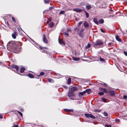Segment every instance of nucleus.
<instances>
[{"label": "nucleus", "instance_id": "obj_1", "mask_svg": "<svg viewBox=\"0 0 127 127\" xmlns=\"http://www.w3.org/2000/svg\"><path fill=\"white\" fill-rule=\"evenodd\" d=\"M7 47L8 50L15 53H18L20 50V48L18 47L14 41H10L7 44Z\"/></svg>", "mask_w": 127, "mask_h": 127}, {"label": "nucleus", "instance_id": "obj_2", "mask_svg": "<svg viewBox=\"0 0 127 127\" xmlns=\"http://www.w3.org/2000/svg\"><path fill=\"white\" fill-rule=\"evenodd\" d=\"M103 44V42L99 40H98L96 41L95 42L93 43V45L95 48H97L100 47V46L102 45Z\"/></svg>", "mask_w": 127, "mask_h": 127}, {"label": "nucleus", "instance_id": "obj_3", "mask_svg": "<svg viewBox=\"0 0 127 127\" xmlns=\"http://www.w3.org/2000/svg\"><path fill=\"white\" fill-rule=\"evenodd\" d=\"M84 115L88 119H89L90 118L93 119H96V117L91 114L85 113Z\"/></svg>", "mask_w": 127, "mask_h": 127}, {"label": "nucleus", "instance_id": "obj_4", "mask_svg": "<svg viewBox=\"0 0 127 127\" xmlns=\"http://www.w3.org/2000/svg\"><path fill=\"white\" fill-rule=\"evenodd\" d=\"M68 95L71 99L72 100L75 99V96L74 94L69 92L68 93Z\"/></svg>", "mask_w": 127, "mask_h": 127}, {"label": "nucleus", "instance_id": "obj_5", "mask_svg": "<svg viewBox=\"0 0 127 127\" xmlns=\"http://www.w3.org/2000/svg\"><path fill=\"white\" fill-rule=\"evenodd\" d=\"M11 68H15L17 71L19 70V67L18 66L14 64H12L11 66Z\"/></svg>", "mask_w": 127, "mask_h": 127}, {"label": "nucleus", "instance_id": "obj_6", "mask_svg": "<svg viewBox=\"0 0 127 127\" xmlns=\"http://www.w3.org/2000/svg\"><path fill=\"white\" fill-rule=\"evenodd\" d=\"M59 37H59L58 39V40L59 43L61 44H63V45H65V43L64 42L63 40L60 39Z\"/></svg>", "mask_w": 127, "mask_h": 127}, {"label": "nucleus", "instance_id": "obj_7", "mask_svg": "<svg viewBox=\"0 0 127 127\" xmlns=\"http://www.w3.org/2000/svg\"><path fill=\"white\" fill-rule=\"evenodd\" d=\"M43 41L46 43H47V41L46 39V36L45 34H44L43 35Z\"/></svg>", "mask_w": 127, "mask_h": 127}, {"label": "nucleus", "instance_id": "obj_8", "mask_svg": "<svg viewBox=\"0 0 127 127\" xmlns=\"http://www.w3.org/2000/svg\"><path fill=\"white\" fill-rule=\"evenodd\" d=\"M109 93L111 95H114L115 94V92L112 90H110L109 91Z\"/></svg>", "mask_w": 127, "mask_h": 127}, {"label": "nucleus", "instance_id": "obj_9", "mask_svg": "<svg viewBox=\"0 0 127 127\" xmlns=\"http://www.w3.org/2000/svg\"><path fill=\"white\" fill-rule=\"evenodd\" d=\"M77 90V88L75 87H72L70 89V90L72 92H74L75 91Z\"/></svg>", "mask_w": 127, "mask_h": 127}, {"label": "nucleus", "instance_id": "obj_10", "mask_svg": "<svg viewBox=\"0 0 127 127\" xmlns=\"http://www.w3.org/2000/svg\"><path fill=\"white\" fill-rule=\"evenodd\" d=\"M84 25L85 27L87 28L89 27V25L87 22L85 21L84 23Z\"/></svg>", "mask_w": 127, "mask_h": 127}, {"label": "nucleus", "instance_id": "obj_11", "mask_svg": "<svg viewBox=\"0 0 127 127\" xmlns=\"http://www.w3.org/2000/svg\"><path fill=\"white\" fill-rule=\"evenodd\" d=\"M17 35V34L16 32H15L13 33L12 34V36L13 38L14 39H15L16 38V36Z\"/></svg>", "mask_w": 127, "mask_h": 127}, {"label": "nucleus", "instance_id": "obj_12", "mask_svg": "<svg viewBox=\"0 0 127 127\" xmlns=\"http://www.w3.org/2000/svg\"><path fill=\"white\" fill-rule=\"evenodd\" d=\"M73 10L74 11L78 12H81L82 11V10L81 9H79L77 8L74 9Z\"/></svg>", "mask_w": 127, "mask_h": 127}, {"label": "nucleus", "instance_id": "obj_13", "mask_svg": "<svg viewBox=\"0 0 127 127\" xmlns=\"http://www.w3.org/2000/svg\"><path fill=\"white\" fill-rule=\"evenodd\" d=\"M100 89L101 91H102L106 93H107V92L105 89L101 88Z\"/></svg>", "mask_w": 127, "mask_h": 127}, {"label": "nucleus", "instance_id": "obj_14", "mask_svg": "<svg viewBox=\"0 0 127 127\" xmlns=\"http://www.w3.org/2000/svg\"><path fill=\"white\" fill-rule=\"evenodd\" d=\"M91 90L90 89H87L85 91H86V93H87L88 94H89L91 93Z\"/></svg>", "mask_w": 127, "mask_h": 127}, {"label": "nucleus", "instance_id": "obj_15", "mask_svg": "<svg viewBox=\"0 0 127 127\" xmlns=\"http://www.w3.org/2000/svg\"><path fill=\"white\" fill-rule=\"evenodd\" d=\"M93 21L97 25H98V23L96 18H94L93 19Z\"/></svg>", "mask_w": 127, "mask_h": 127}, {"label": "nucleus", "instance_id": "obj_16", "mask_svg": "<svg viewBox=\"0 0 127 127\" xmlns=\"http://www.w3.org/2000/svg\"><path fill=\"white\" fill-rule=\"evenodd\" d=\"M72 59L73 60L75 61H78L80 59V58H76L75 57H73Z\"/></svg>", "mask_w": 127, "mask_h": 127}, {"label": "nucleus", "instance_id": "obj_17", "mask_svg": "<svg viewBox=\"0 0 127 127\" xmlns=\"http://www.w3.org/2000/svg\"><path fill=\"white\" fill-rule=\"evenodd\" d=\"M25 68L24 67H21L20 70V72L21 73L23 72L25 70Z\"/></svg>", "mask_w": 127, "mask_h": 127}, {"label": "nucleus", "instance_id": "obj_18", "mask_svg": "<svg viewBox=\"0 0 127 127\" xmlns=\"http://www.w3.org/2000/svg\"><path fill=\"white\" fill-rule=\"evenodd\" d=\"M64 110L65 111L68 112H73V111L72 110H70L67 109H64Z\"/></svg>", "mask_w": 127, "mask_h": 127}, {"label": "nucleus", "instance_id": "obj_19", "mask_svg": "<svg viewBox=\"0 0 127 127\" xmlns=\"http://www.w3.org/2000/svg\"><path fill=\"white\" fill-rule=\"evenodd\" d=\"M83 11H84V12H85V15L86 16V18H88L89 16V14L88 13V12H87L85 10H84Z\"/></svg>", "mask_w": 127, "mask_h": 127}, {"label": "nucleus", "instance_id": "obj_20", "mask_svg": "<svg viewBox=\"0 0 127 127\" xmlns=\"http://www.w3.org/2000/svg\"><path fill=\"white\" fill-rule=\"evenodd\" d=\"M28 76L29 77L31 78H34V76L31 73L28 74Z\"/></svg>", "mask_w": 127, "mask_h": 127}, {"label": "nucleus", "instance_id": "obj_21", "mask_svg": "<svg viewBox=\"0 0 127 127\" xmlns=\"http://www.w3.org/2000/svg\"><path fill=\"white\" fill-rule=\"evenodd\" d=\"M116 38L117 40L119 41H121V40L119 38L118 36H116Z\"/></svg>", "mask_w": 127, "mask_h": 127}, {"label": "nucleus", "instance_id": "obj_22", "mask_svg": "<svg viewBox=\"0 0 127 127\" xmlns=\"http://www.w3.org/2000/svg\"><path fill=\"white\" fill-rule=\"evenodd\" d=\"M86 93V91H85L83 92H80L79 93V95H83Z\"/></svg>", "mask_w": 127, "mask_h": 127}, {"label": "nucleus", "instance_id": "obj_23", "mask_svg": "<svg viewBox=\"0 0 127 127\" xmlns=\"http://www.w3.org/2000/svg\"><path fill=\"white\" fill-rule=\"evenodd\" d=\"M98 22L100 24H102L104 22V20L103 19H101L98 21Z\"/></svg>", "mask_w": 127, "mask_h": 127}, {"label": "nucleus", "instance_id": "obj_24", "mask_svg": "<svg viewBox=\"0 0 127 127\" xmlns=\"http://www.w3.org/2000/svg\"><path fill=\"white\" fill-rule=\"evenodd\" d=\"M71 78H68L67 82V83L68 84H70L71 82Z\"/></svg>", "mask_w": 127, "mask_h": 127}, {"label": "nucleus", "instance_id": "obj_25", "mask_svg": "<svg viewBox=\"0 0 127 127\" xmlns=\"http://www.w3.org/2000/svg\"><path fill=\"white\" fill-rule=\"evenodd\" d=\"M47 80L50 82H54L53 80L52 79L50 78H48Z\"/></svg>", "mask_w": 127, "mask_h": 127}, {"label": "nucleus", "instance_id": "obj_26", "mask_svg": "<svg viewBox=\"0 0 127 127\" xmlns=\"http://www.w3.org/2000/svg\"><path fill=\"white\" fill-rule=\"evenodd\" d=\"M86 7L87 10H89L91 8V6L90 5H88L86 6Z\"/></svg>", "mask_w": 127, "mask_h": 127}, {"label": "nucleus", "instance_id": "obj_27", "mask_svg": "<svg viewBox=\"0 0 127 127\" xmlns=\"http://www.w3.org/2000/svg\"><path fill=\"white\" fill-rule=\"evenodd\" d=\"M91 46V45L89 43H88L87 45H86L85 47V48L87 49L90 48Z\"/></svg>", "mask_w": 127, "mask_h": 127}, {"label": "nucleus", "instance_id": "obj_28", "mask_svg": "<svg viewBox=\"0 0 127 127\" xmlns=\"http://www.w3.org/2000/svg\"><path fill=\"white\" fill-rule=\"evenodd\" d=\"M44 73L43 72H40V73L39 75H38V77H39L40 76L42 75H44Z\"/></svg>", "mask_w": 127, "mask_h": 127}, {"label": "nucleus", "instance_id": "obj_29", "mask_svg": "<svg viewBox=\"0 0 127 127\" xmlns=\"http://www.w3.org/2000/svg\"><path fill=\"white\" fill-rule=\"evenodd\" d=\"M79 35L81 37H83L84 36V34L82 33H80Z\"/></svg>", "mask_w": 127, "mask_h": 127}, {"label": "nucleus", "instance_id": "obj_30", "mask_svg": "<svg viewBox=\"0 0 127 127\" xmlns=\"http://www.w3.org/2000/svg\"><path fill=\"white\" fill-rule=\"evenodd\" d=\"M54 25V23L53 22H52L49 24V26L50 27L52 28L53 26Z\"/></svg>", "mask_w": 127, "mask_h": 127}, {"label": "nucleus", "instance_id": "obj_31", "mask_svg": "<svg viewBox=\"0 0 127 127\" xmlns=\"http://www.w3.org/2000/svg\"><path fill=\"white\" fill-rule=\"evenodd\" d=\"M102 100L103 102H106V99L105 98H102Z\"/></svg>", "mask_w": 127, "mask_h": 127}, {"label": "nucleus", "instance_id": "obj_32", "mask_svg": "<svg viewBox=\"0 0 127 127\" xmlns=\"http://www.w3.org/2000/svg\"><path fill=\"white\" fill-rule=\"evenodd\" d=\"M94 111L95 112L99 113L100 112V110L98 109H95L94 110Z\"/></svg>", "mask_w": 127, "mask_h": 127}, {"label": "nucleus", "instance_id": "obj_33", "mask_svg": "<svg viewBox=\"0 0 127 127\" xmlns=\"http://www.w3.org/2000/svg\"><path fill=\"white\" fill-rule=\"evenodd\" d=\"M104 115L105 116H107L108 115V114L107 113L105 112H104L103 113Z\"/></svg>", "mask_w": 127, "mask_h": 127}, {"label": "nucleus", "instance_id": "obj_34", "mask_svg": "<svg viewBox=\"0 0 127 127\" xmlns=\"http://www.w3.org/2000/svg\"><path fill=\"white\" fill-rule=\"evenodd\" d=\"M95 116L96 117V118H98L99 116V117H100L101 118L102 117V116H100V115L98 114H97L96 115H95Z\"/></svg>", "mask_w": 127, "mask_h": 127}, {"label": "nucleus", "instance_id": "obj_35", "mask_svg": "<svg viewBox=\"0 0 127 127\" xmlns=\"http://www.w3.org/2000/svg\"><path fill=\"white\" fill-rule=\"evenodd\" d=\"M98 94L100 95H101L104 94V93L103 92H99L98 93Z\"/></svg>", "mask_w": 127, "mask_h": 127}, {"label": "nucleus", "instance_id": "obj_36", "mask_svg": "<svg viewBox=\"0 0 127 127\" xmlns=\"http://www.w3.org/2000/svg\"><path fill=\"white\" fill-rule=\"evenodd\" d=\"M100 84L101 85H104L105 86H107V84L104 83H100Z\"/></svg>", "mask_w": 127, "mask_h": 127}, {"label": "nucleus", "instance_id": "obj_37", "mask_svg": "<svg viewBox=\"0 0 127 127\" xmlns=\"http://www.w3.org/2000/svg\"><path fill=\"white\" fill-rule=\"evenodd\" d=\"M64 34L66 36H69V34L67 32H64Z\"/></svg>", "mask_w": 127, "mask_h": 127}, {"label": "nucleus", "instance_id": "obj_38", "mask_svg": "<svg viewBox=\"0 0 127 127\" xmlns=\"http://www.w3.org/2000/svg\"><path fill=\"white\" fill-rule=\"evenodd\" d=\"M64 13V10L60 12L59 14H63Z\"/></svg>", "mask_w": 127, "mask_h": 127}, {"label": "nucleus", "instance_id": "obj_39", "mask_svg": "<svg viewBox=\"0 0 127 127\" xmlns=\"http://www.w3.org/2000/svg\"><path fill=\"white\" fill-rule=\"evenodd\" d=\"M100 61L101 62H105V61L104 59L101 57H100Z\"/></svg>", "mask_w": 127, "mask_h": 127}, {"label": "nucleus", "instance_id": "obj_40", "mask_svg": "<svg viewBox=\"0 0 127 127\" xmlns=\"http://www.w3.org/2000/svg\"><path fill=\"white\" fill-rule=\"evenodd\" d=\"M71 29H69V28H68L67 29V32H71Z\"/></svg>", "mask_w": 127, "mask_h": 127}, {"label": "nucleus", "instance_id": "obj_41", "mask_svg": "<svg viewBox=\"0 0 127 127\" xmlns=\"http://www.w3.org/2000/svg\"><path fill=\"white\" fill-rule=\"evenodd\" d=\"M18 112L19 113V114H20V115L21 116V117H22V116H23L21 112H20L19 111H18Z\"/></svg>", "mask_w": 127, "mask_h": 127}, {"label": "nucleus", "instance_id": "obj_42", "mask_svg": "<svg viewBox=\"0 0 127 127\" xmlns=\"http://www.w3.org/2000/svg\"><path fill=\"white\" fill-rule=\"evenodd\" d=\"M112 43H109L108 44V47H110L111 46H112Z\"/></svg>", "mask_w": 127, "mask_h": 127}, {"label": "nucleus", "instance_id": "obj_43", "mask_svg": "<svg viewBox=\"0 0 127 127\" xmlns=\"http://www.w3.org/2000/svg\"><path fill=\"white\" fill-rule=\"evenodd\" d=\"M74 30L75 31H77V32H78L79 29L78 28H75Z\"/></svg>", "mask_w": 127, "mask_h": 127}, {"label": "nucleus", "instance_id": "obj_44", "mask_svg": "<svg viewBox=\"0 0 127 127\" xmlns=\"http://www.w3.org/2000/svg\"><path fill=\"white\" fill-rule=\"evenodd\" d=\"M105 126H106L107 127H111V126L110 125H108L107 124H105Z\"/></svg>", "mask_w": 127, "mask_h": 127}, {"label": "nucleus", "instance_id": "obj_45", "mask_svg": "<svg viewBox=\"0 0 127 127\" xmlns=\"http://www.w3.org/2000/svg\"><path fill=\"white\" fill-rule=\"evenodd\" d=\"M115 121L116 122H120V120L118 119H115Z\"/></svg>", "mask_w": 127, "mask_h": 127}, {"label": "nucleus", "instance_id": "obj_46", "mask_svg": "<svg viewBox=\"0 0 127 127\" xmlns=\"http://www.w3.org/2000/svg\"><path fill=\"white\" fill-rule=\"evenodd\" d=\"M44 1L45 3L46 4L48 3V0H44Z\"/></svg>", "mask_w": 127, "mask_h": 127}, {"label": "nucleus", "instance_id": "obj_47", "mask_svg": "<svg viewBox=\"0 0 127 127\" xmlns=\"http://www.w3.org/2000/svg\"><path fill=\"white\" fill-rule=\"evenodd\" d=\"M12 20L14 22H15V18L13 17H12Z\"/></svg>", "mask_w": 127, "mask_h": 127}, {"label": "nucleus", "instance_id": "obj_48", "mask_svg": "<svg viewBox=\"0 0 127 127\" xmlns=\"http://www.w3.org/2000/svg\"><path fill=\"white\" fill-rule=\"evenodd\" d=\"M124 54L126 56H127V52L126 51L124 52Z\"/></svg>", "mask_w": 127, "mask_h": 127}, {"label": "nucleus", "instance_id": "obj_49", "mask_svg": "<svg viewBox=\"0 0 127 127\" xmlns=\"http://www.w3.org/2000/svg\"><path fill=\"white\" fill-rule=\"evenodd\" d=\"M123 98L124 99H125L127 98V96L126 95H124Z\"/></svg>", "mask_w": 127, "mask_h": 127}, {"label": "nucleus", "instance_id": "obj_50", "mask_svg": "<svg viewBox=\"0 0 127 127\" xmlns=\"http://www.w3.org/2000/svg\"><path fill=\"white\" fill-rule=\"evenodd\" d=\"M84 29H82L80 31V33H82V32H83L84 31Z\"/></svg>", "mask_w": 127, "mask_h": 127}, {"label": "nucleus", "instance_id": "obj_51", "mask_svg": "<svg viewBox=\"0 0 127 127\" xmlns=\"http://www.w3.org/2000/svg\"><path fill=\"white\" fill-rule=\"evenodd\" d=\"M100 30L101 32H105V31L104 30H103L102 29H100Z\"/></svg>", "mask_w": 127, "mask_h": 127}, {"label": "nucleus", "instance_id": "obj_52", "mask_svg": "<svg viewBox=\"0 0 127 127\" xmlns=\"http://www.w3.org/2000/svg\"><path fill=\"white\" fill-rule=\"evenodd\" d=\"M53 7H50L49 8V9L50 10H52L53 8Z\"/></svg>", "mask_w": 127, "mask_h": 127}, {"label": "nucleus", "instance_id": "obj_53", "mask_svg": "<svg viewBox=\"0 0 127 127\" xmlns=\"http://www.w3.org/2000/svg\"><path fill=\"white\" fill-rule=\"evenodd\" d=\"M82 22H79L78 23V25H80L81 24V23H82Z\"/></svg>", "mask_w": 127, "mask_h": 127}, {"label": "nucleus", "instance_id": "obj_54", "mask_svg": "<svg viewBox=\"0 0 127 127\" xmlns=\"http://www.w3.org/2000/svg\"><path fill=\"white\" fill-rule=\"evenodd\" d=\"M63 87L64 88H65V89H67V86H63Z\"/></svg>", "mask_w": 127, "mask_h": 127}, {"label": "nucleus", "instance_id": "obj_55", "mask_svg": "<svg viewBox=\"0 0 127 127\" xmlns=\"http://www.w3.org/2000/svg\"><path fill=\"white\" fill-rule=\"evenodd\" d=\"M18 125H15L13 127H18Z\"/></svg>", "mask_w": 127, "mask_h": 127}, {"label": "nucleus", "instance_id": "obj_56", "mask_svg": "<svg viewBox=\"0 0 127 127\" xmlns=\"http://www.w3.org/2000/svg\"><path fill=\"white\" fill-rule=\"evenodd\" d=\"M51 20H48V21H47V23H49V21H50Z\"/></svg>", "mask_w": 127, "mask_h": 127}, {"label": "nucleus", "instance_id": "obj_57", "mask_svg": "<svg viewBox=\"0 0 127 127\" xmlns=\"http://www.w3.org/2000/svg\"><path fill=\"white\" fill-rule=\"evenodd\" d=\"M42 52L44 53H46V51H45V50H42Z\"/></svg>", "mask_w": 127, "mask_h": 127}, {"label": "nucleus", "instance_id": "obj_58", "mask_svg": "<svg viewBox=\"0 0 127 127\" xmlns=\"http://www.w3.org/2000/svg\"><path fill=\"white\" fill-rule=\"evenodd\" d=\"M0 118L1 119H2L3 118V117L1 116L0 115Z\"/></svg>", "mask_w": 127, "mask_h": 127}, {"label": "nucleus", "instance_id": "obj_59", "mask_svg": "<svg viewBox=\"0 0 127 127\" xmlns=\"http://www.w3.org/2000/svg\"><path fill=\"white\" fill-rule=\"evenodd\" d=\"M98 118L99 119H101L102 118V117L101 118V117H99V116Z\"/></svg>", "mask_w": 127, "mask_h": 127}, {"label": "nucleus", "instance_id": "obj_60", "mask_svg": "<svg viewBox=\"0 0 127 127\" xmlns=\"http://www.w3.org/2000/svg\"><path fill=\"white\" fill-rule=\"evenodd\" d=\"M43 48H45V49H47V48L46 47H43Z\"/></svg>", "mask_w": 127, "mask_h": 127}, {"label": "nucleus", "instance_id": "obj_61", "mask_svg": "<svg viewBox=\"0 0 127 127\" xmlns=\"http://www.w3.org/2000/svg\"><path fill=\"white\" fill-rule=\"evenodd\" d=\"M75 20L76 21H77V18H76Z\"/></svg>", "mask_w": 127, "mask_h": 127}, {"label": "nucleus", "instance_id": "obj_62", "mask_svg": "<svg viewBox=\"0 0 127 127\" xmlns=\"http://www.w3.org/2000/svg\"><path fill=\"white\" fill-rule=\"evenodd\" d=\"M40 48L41 49H42V48L41 47H40Z\"/></svg>", "mask_w": 127, "mask_h": 127}, {"label": "nucleus", "instance_id": "obj_63", "mask_svg": "<svg viewBox=\"0 0 127 127\" xmlns=\"http://www.w3.org/2000/svg\"><path fill=\"white\" fill-rule=\"evenodd\" d=\"M108 49L109 50L110 48H108Z\"/></svg>", "mask_w": 127, "mask_h": 127}, {"label": "nucleus", "instance_id": "obj_64", "mask_svg": "<svg viewBox=\"0 0 127 127\" xmlns=\"http://www.w3.org/2000/svg\"><path fill=\"white\" fill-rule=\"evenodd\" d=\"M127 32V30L126 31Z\"/></svg>", "mask_w": 127, "mask_h": 127}]
</instances>
